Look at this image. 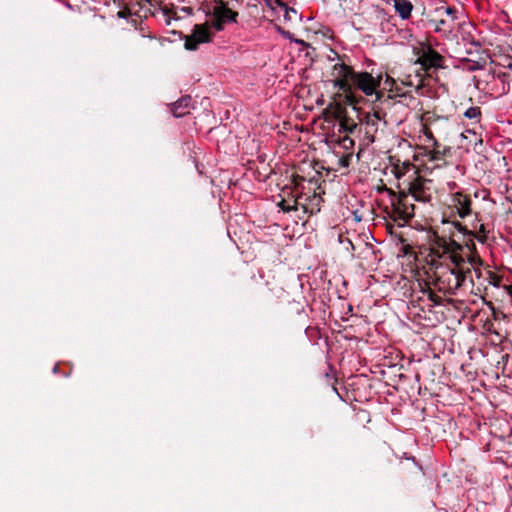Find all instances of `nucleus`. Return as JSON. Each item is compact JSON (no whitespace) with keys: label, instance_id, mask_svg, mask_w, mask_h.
<instances>
[{"label":"nucleus","instance_id":"obj_1","mask_svg":"<svg viewBox=\"0 0 512 512\" xmlns=\"http://www.w3.org/2000/svg\"><path fill=\"white\" fill-rule=\"evenodd\" d=\"M429 280L440 292L452 294L464 282L465 275L473 268L481 266L482 260L474 245L462 246L452 238L436 240L427 257Z\"/></svg>","mask_w":512,"mask_h":512},{"label":"nucleus","instance_id":"obj_2","mask_svg":"<svg viewBox=\"0 0 512 512\" xmlns=\"http://www.w3.org/2000/svg\"><path fill=\"white\" fill-rule=\"evenodd\" d=\"M391 173L397 181V188L403 190L413 201L430 202L436 186L432 179L420 174L419 168L409 160L396 159L392 162Z\"/></svg>","mask_w":512,"mask_h":512},{"label":"nucleus","instance_id":"obj_3","mask_svg":"<svg viewBox=\"0 0 512 512\" xmlns=\"http://www.w3.org/2000/svg\"><path fill=\"white\" fill-rule=\"evenodd\" d=\"M356 128V123L349 118L335 119L333 130L327 132L326 142L339 157L342 166H348L354 154V140L349 136Z\"/></svg>","mask_w":512,"mask_h":512},{"label":"nucleus","instance_id":"obj_4","mask_svg":"<svg viewBox=\"0 0 512 512\" xmlns=\"http://www.w3.org/2000/svg\"><path fill=\"white\" fill-rule=\"evenodd\" d=\"M291 189L292 199H283L280 206L285 211L302 209L306 213L313 214L320 211L322 198L314 190V183L300 177L294 179Z\"/></svg>","mask_w":512,"mask_h":512},{"label":"nucleus","instance_id":"obj_5","mask_svg":"<svg viewBox=\"0 0 512 512\" xmlns=\"http://www.w3.org/2000/svg\"><path fill=\"white\" fill-rule=\"evenodd\" d=\"M446 124L447 121L441 118L427 117L424 119L421 133L426 147L420 148L419 152L414 155L416 161H421L423 164L431 162L438 166V162L444 160L446 149L437 142L435 134L439 133L442 126Z\"/></svg>","mask_w":512,"mask_h":512},{"label":"nucleus","instance_id":"obj_6","mask_svg":"<svg viewBox=\"0 0 512 512\" xmlns=\"http://www.w3.org/2000/svg\"><path fill=\"white\" fill-rule=\"evenodd\" d=\"M387 191L389 193L388 203H383L385 218L402 227L414 216V203L403 190H399V194H395L390 189H387Z\"/></svg>","mask_w":512,"mask_h":512},{"label":"nucleus","instance_id":"obj_7","mask_svg":"<svg viewBox=\"0 0 512 512\" xmlns=\"http://www.w3.org/2000/svg\"><path fill=\"white\" fill-rule=\"evenodd\" d=\"M383 76L379 75L377 78H374L368 72H354L353 79L351 80V92L353 94L355 103L350 104L354 108L360 104L362 97L358 94V91H361L366 96H375V99L378 100L380 98V93L378 92V88H383Z\"/></svg>","mask_w":512,"mask_h":512},{"label":"nucleus","instance_id":"obj_8","mask_svg":"<svg viewBox=\"0 0 512 512\" xmlns=\"http://www.w3.org/2000/svg\"><path fill=\"white\" fill-rule=\"evenodd\" d=\"M353 75V69L344 63H336L331 69V81L338 88V91L341 93L340 95L344 97L345 104L355 103V96L351 92Z\"/></svg>","mask_w":512,"mask_h":512},{"label":"nucleus","instance_id":"obj_9","mask_svg":"<svg viewBox=\"0 0 512 512\" xmlns=\"http://www.w3.org/2000/svg\"><path fill=\"white\" fill-rule=\"evenodd\" d=\"M400 85L419 89L423 85V77L418 72H415V74H407L401 78L399 77L398 79L386 74L383 82V90L390 92V97L405 95L406 91H404Z\"/></svg>","mask_w":512,"mask_h":512},{"label":"nucleus","instance_id":"obj_10","mask_svg":"<svg viewBox=\"0 0 512 512\" xmlns=\"http://www.w3.org/2000/svg\"><path fill=\"white\" fill-rule=\"evenodd\" d=\"M211 19L208 21L214 31H221L225 23L236 22L238 13L231 10L222 0L215 1L210 9Z\"/></svg>","mask_w":512,"mask_h":512},{"label":"nucleus","instance_id":"obj_11","mask_svg":"<svg viewBox=\"0 0 512 512\" xmlns=\"http://www.w3.org/2000/svg\"><path fill=\"white\" fill-rule=\"evenodd\" d=\"M214 29L208 21L196 24L190 35L185 37L184 46L187 50H196L200 44L208 43L214 36Z\"/></svg>","mask_w":512,"mask_h":512},{"label":"nucleus","instance_id":"obj_12","mask_svg":"<svg viewBox=\"0 0 512 512\" xmlns=\"http://www.w3.org/2000/svg\"><path fill=\"white\" fill-rule=\"evenodd\" d=\"M417 62L422 70L428 72L430 69L443 67L444 58L430 46H423L418 52Z\"/></svg>","mask_w":512,"mask_h":512},{"label":"nucleus","instance_id":"obj_13","mask_svg":"<svg viewBox=\"0 0 512 512\" xmlns=\"http://www.w3.org/2000/svg\"><path fill=\"white\" fill-rule=\"evenodd\" d=\"M472 199L469 194L457 191L451 195V207L456 210L460 218H466L472 213Z\"/></svg>","mask_w":512,"mask_h":512},{"label":"nucleus","instance_id":"obj_14","mask_svg":"<svg viewBox=\"0 0 512 512\" xmlns=\"http://www.w3.org/2000/svg\"><path fill=\"white\" fill-rule=\"evenodd\" d=\"M459 230L464 232V238H465V244L463 246L474 245L473 238H477L479 241L484 242L486 239V232L485 227L483 224L480 225L479 230L476 233H472L470 231H467L464 227H462L460 224H458Z\"/></svg>","mask_w":512,"mask_h":512},{"label":"nucleus","instance_id":"obj_15","mask_svg":"<svg viewBox=\"0 0 512 512\" xmlns=\"http://www.w3.org/2000/svg\"><path fill=\"white\" fill-rule=\"evenodd\" d=\"M190 104V97L181 98L179 101L172 104L171 111L175 117H182L189 112Z\"/></svg>","mask_w":512,"mask_h":512},{"label":"nucleus","instance_id":"obj_16","mask_svg":"<svg viewBox=\"0 0 512 512\" xmlns=\"http://www.w3.org/2000/svg\"><path fill=\"white\" fill-rule=\"evenodd\" d=\"M394 7L402 19H408L413 9L409 0H394Z\"/></svg>","mask_w":512,"mask_h":512},{"label":"nucleus","instance_id":"obj_17","mask_svg":"<svg viewBox=\"0 0 512 512\" xmlns=\"http://www.w3.org/2000/svg\"><path fill=\"white\" fill-rule=\"evenodd\" d=\"M281 11H283V17L286 21H294L296 20L298 13L294 8L288 7L286 4H284L281 8Z\"/></svg>","mask_w":512,"mask_h":512},{"label":"nucleus","instance_id":"obj_18","mask_svg":"<svg viewBox=\"0 0 512 512\" xmlns=\"http://www.w3.org/2000/svg\"><path fill=\"white\" fill-rule=\"evenodd\" d=\"M464 116L468 119L474 120L475 122H479L481 110L477 106L470 107L464 112Z\"/></svg>","mask_w":512,"mask_h":512},{"label":"nucleus","instance_id":"obj_19","mask_svg":"<svg viewBox=\"0 0 512 512\" xmlns=\"http://www.w3.org/2000/svg\"><path fill=\"white\" fill-rule=\"evenodd\" d=\"M266 1H267V4L273 9H276V8L280 9L285 4L281 0H266Z\"/></svg>","mask_w":512,"mask_h":512},{"label":"nucleus","instance_id":"obj_20","mask_svg":"<svg viewBox=\"0 0 512 512\" xmlns=\"http://www.w3.org/2000/svg\"><path fill=\"white\" fill-rule=\"evenodd\" d=\"M447 190L450 192V196L452 193L457 192V184L454 181L447 182Z\"/></svg>","mask_w":512,"mask_h":512},{"label":"nucleus","instance_id":"obj_21","mask_svg":"<svg viewBox=\"0 0 512 512\" xmlns=\"http://www.w3.org/2000/svg\"><path fill=\"white\" fill-rule=\"evenodd\" d=\"M430 299H431L433 302L438 303V302H439V300H440V297H438V296H436V295H434V294H432V293H431V294H430Z\"/></svg>","mask_w":512,"mask_h":512},{"label":"nucleus","instance_id":"obj_22","mask_svg":"<svg viewBox=\"0 0 512 512\" xmlns=\"http://www.w3.org/2000/svg\"><path fill=\"white\" fill-rule=\"evenodd\" d=\"M335 119H336V118H334V119H332V120H327V121H326V122H327V124H328V125H327V128H330V124L333 126V124H334V120H335Z\"/></svg>","mask_w":512,"mask_h":512},{"label":"nucleus","instance_id":"obj_23","mask_svg":"<svg viewBox=\"0 0 512 512\" xmlns=\"http://www.w3.org/2000/svg\"><path fill=\"white\" fill-rule=\"evenodd\" d=\"M508 69H509L510 74H512V63L509 64Z\"/></svg>","mask_w":512,"mask_h":512}]
</instances>
